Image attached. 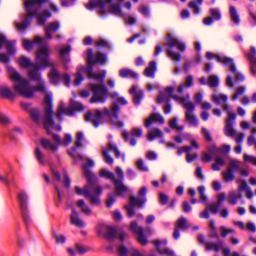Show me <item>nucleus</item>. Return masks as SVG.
Returning a JSON list of instances; mask_svg holds the SVG:
<instances>
[{
    "label": "nucleus",
    "instance_id": "f257e3e1",
    "mask_svg": "<svg viewBox=\"0 0 256 256\" xmlns=\"http://www.w3.org/2000/svg\"><path fill=\"white\" fill-rule=\"evenodd\" d=\"M83 162L82 168L88 184L84 186H76L74 192L76 194L88 198L93 204L100 203V196L102 192V188L100 186H94L96 178L90 172V168L94 166V162L82 154H78Z\"/></svg>",
    "mask_w": 256,
    "mask_h": 256
},
{
    "label": "nucleus",
    "instance_id": "f03ea898",
    "mask_svg": "<svg viewBox=\"0 0 256 256\" xmlns=\"http://www.w3.org/2000/svg\"><path fill=\"white\" fill-rule=\"evenodd\" d=\"M8 70L10 77L14 81V90L6 86H0V96L11 100L15 98L18 94L27 98H32L37 91L32 88L28 78H24L10 66H8Z\"/></svg>",
    "mask_w": 256,
    "mask_h": 256
},
{
    "label": "nucleus",
    "instance_id": "7ed1b4c3",
    "mask_svg": "<svg viewBox=\"0 0 256 256\" xmlns=\"http://www.w3.org/2000/svg\"><path fill=\"white\" fill-rule=\"evenodd\" d=\"M47 0H28L25 2L27 14L20 16L19 20L16 22L17 28L20 31L24 30L30 24V20L36 18L39 24H43L47 18L51 16L48 10H41V4Z\"/></svg>",
    "mask_w": 256,
    "mask_h": 256
},
{
    "label": "nucleus",
    "instance_id": "20e7f679",
    "mask_svg": "<svg viewBox=\"0 0 256 256\" xmlns=\"http://www.w3.org/2000/svg\"><path fill=\"white\" fill-rule=\"evenodd\" d=\"M45 95L44 99V114L42 116L39 108H32L30 110L31 119L37 124L41 125L43 122L44 128L48 132H52L53 130H62V127L59 124H56L52 118V94L46 92H42Z\"/></svg>",
    "mask_w": 256,
    "mask_h": 256
},
{
    "label": "nucleus",
    "instance_id": "39448f33",
    "mask_svg": "<svg viewBox=\"0 0 256 256\" xmlns=\"http://www.w3.org/2000/svg\"><path fill=\"white\" fill-rule=\"evenodd\" d=\"M111 96L114 98L115 102H114L110 110H109L107 108H105L102 111L96 110L94 112H89L86 114V119L88 121L92 122L95 126H98L102 122V119L105 116L110 118L114 125L119 127L122 126L123 123L118 120V117L120 108L117 104L126 105L128 102L127 100L124 98L120 96L116 92L112 93Z\"/></svg>",
    "mask_w": 256,
    "mask_h": 256
},
{
    "label": "nucleus",
    "instance_id": "423d86ee",
    "mask_svg": "<svg viewBox=\"0 0 256 256\" xmlns=\"http://www.w3.org/2000/svg\"><path fill=\"white\" fill-rule=\"evenodd\" d=\"M88 66L80 67L78 72L74 75V83L76 86H79L84 80V77L82 73L86 72L88 77L94 80L96 82L99 84L103 82L106 76V72L103 71L102 73L94 74L92 72V66L96 63L104 64L106 61V56L100 52L98 53L96 58H94L92 50H88L86 53Z\"/></svg>",
    "mask_w": 256,
    "mask_h": 256
},
{
    "label": "nucleus",
    "instance_id": "0eeeda50",
    "mask_svg": "<svg viewBox=\"0 0 256 256\" xmlns=\"http://www.w3.org/2000/svg\"><path fill=\"white\" fill-rule=\"evenodd\" d=\"M174 88L171 86H168L164 92H160L157 101L158 103L168 102L170 98H172L180 103H184L186 109V120L190 126L196 128L199 122L196 116L193 114L194 110V104L190 102V95L188 94L185 98H181L174 94Z\"/></svg>",
    "mask_w": 256,
    "mask_h": 256
},
{
    "label": "nucleus",
    "instance_id": "6e6552de",
    "mask_svg": "<svg viewBox=\"0 0 256 256\" xmlns=\"http://www.w3.org/2000/svg\"><path fill=\"white\" fill-rule=\"evenodd\" d=\"M86 6L90 10L93 8L98 9V12L102 16L112 14L122 16L126 22L130 24H134L136 22V19L134 17L126 16L120 4L114 2L113 0H91Z\"/></svg>",
    "mask_w": 256,
    "mask_h": 256
},
{
    "label": "nucleus",
    "instance_id": "1a4fd4ad",
    "mask_svg": "<svg viewBox=\"0 0 256 256\" xmlns=\"http://www.w3.org/2000/svg\"><path fill=\"white\" fill-rule=\"evenodd\" d=\"M22 43L24 48L28 51H30L34 48H38L36 52V61L40 66H52L50 59L51 50L48 44L44 42L42 38L37 36L34 40L23 38Z\"/></svg>",
    "mask_w": 256,
    "mask_h": 256
},
{
    "label": "nucleus",
    "instance_id": "9d476101",
    "mask_svg": "<svg viewBox=\"0 0 256 256\" xmlns=\"http://www.w3.org/2000/svg\"><path fill=\"white\" fill-rule=\"evenodd\" d=\"M36 62L37 64L33 63L29 58L24 56H22L18 60V64L22 67L28 68V80L30 81L31 80L38 82V84L32 86V88L38 92L44 93L46 92V82L42 78L39 70L48 66H40L37 62Z\"/></svg>",
    "mask_w": 256,
    "mask_h": 256
},
{
    "label": "nucleus",
    "instance_id": "9b49d317",
    "mask_svg": "<svg viewBox=\"0 0 256 256\" xmlns=\"http://www.w3.org/2000/svg\"><path fill=\"white\" fill-rule=\"evenodd\" d=\"M115 176L112 172L106 169H102L100 172V175L108 179L112 180L116 194L120 196H124L128 192L129 188L125 185L122 181L124 180V175L122 169L117 167Z\"/></svg>",
    "mask_w": 256,
    "mask_h": 256
},
{
    "label": "nucleus",
    "instance_id": "f8f14e48",
    "mask_svg": "<svg viewBox=\"0 0 256 256\" xmlns=\"http://www.w3.org/2000/svg\"><path fill=\"white\" fill-rule=\"evenodd\" d=\"M166 45L168 56L175 61H180L181 58L180 52H184L186 50L184 43L178 40L171 34H168Z\"/></svg>",
    "mask_w": 256,
    "mask_h": 256
},
{
    "label": "nucleus",
    "instance_id": "ddd939ff",
    "mask_svg": "<svg viewBox=\"0 0 256 256\" xmlns=\"http://www.w3.org/2000/svg\"><path fill=\"white\" fill-rule=\"evenodd\" d=\"M224 110L228 113V118L226 120V126L224 128L226 135L233 137L235 138L238 144L242 143L243 141L244 135L242 133L236 132L232 127V122L236 119V114L230 110L227 106H224Z\"/></svg>",
    "mask_w": 256,
    "mask_h": 256
},
{
    "label": "nucleus",
    "instance_id": "4468645a",
    "mask_svg": "<svg viewBox=\"0 0 256 256\" xmlns=\"http://www.w3.org/2000/svg\"><path fill=\"white\" fill-rule=\"evenodd\" d=\"M206 58L209 60L214 59L216 61L224 64L226 66L229 67L230 71L235 74L236 80L243 81L244 77L242 74L236 72V69L234 64L233 60L222 54H216L212 52L206 53Z\"/></svg>",
    "mask_w": 256,
    "mask_h": 256
},
{
    "label": "nucleus",
    "instance_id": "2eb2a0df",
    "mask_svg": "<svg viewBox=\"0 0 256 256\" xmlns=\"http://www.w3.org/2000/svg\"><path fill=\"white\" fill-rule=\"evenodd\" d=\"M147 192L148 190L144 186L140 190L138 198H136L132 196H130L128 205L125 206V208L130 217L133 216L134 214L135 206H136L141 208L146 202V196Z\"/></svg>",
    "mask_w": 256,
    "mask_h": 256
},
{
    "label": "nucleus",
    "instance_id": "dca6fc26",
    "mask_svg": "<svg viewBox=\"0 0 256 256\" xmlns=\"http://www.w3.org/2000/svg\"><path fill=\"white\" fill-rule=\"evenodd\" d=\"M130 230L137 236L138 241L142 245H146L148 243V240L144 236V232L147 235L150 236L153 234L155 231L152 228H148L144 230L142 227L138 226L136 222H132L130 226Z\"/></svg>",
    "mask_w": 256,
    "mask_h": 256
},
{
    "label": "nucleus",
    "instance_id": "f3484780",
    "mask_svg": "<svg viewBox=\"0 0 256 256\" xmlns=\"http://www.w3.org/2000/svg\"><path fill=\"white\" fill-rule=\"evenodd\" d=\"M52 64V68L48 73V78L50 82L54 84H58L60 82H64L66 86H68L70 84V77L67 74H60L58 69L56 68L54 63L50 62Z\"/></svg>",
    "mask_w": 256,
    "mask_h": 256
},
{
    "label": "nucleus",
    "instance_id": "a211bd4d",
    "mask_svg": "<svg viewBox=\"0 0 256 256\" xmlns=\"http://www.w3.org/2000/svg\"><path fill=\"white\" fill-rule=\"evenodd\" d=\"M90 88L93 92V96L90 99L92 102H103L108 94V90L102 84H91Z\"/></svg>",
    "mask_w": 256,
    "mask_h": 256
},
{
    "label": "nucleus",
    "instance_id": "6ab92c4d",
    "mask_svg": "<svg viewBox=\"0 0 256 256\" xmlns=\"http://www.w3.org/2000/svg\"><path fill=\"white\" fill-rule=\"evenodd\" d=\"M84 108L80 103L72 100L70 108H65L64 104L61 103L56 115L58 118L62 120L64 116H72L74 110H81Z\"/></svg>",
    "mask_w": 256,
    "mask_h": 256
},
{
    "label": "nucleus",
    "instance_id": "aec40b11",
    "mask_svg": "<svg viewBox=\"0 0 256 256\" xmlns=\"http://www.w3.org/2000/svg\"><path fill=\"white\" fill-rule=\"evenodd\" d=\"M52 172L57 180L61 182L62 177V182L66 187L68 188L70 185V180L66 173L64 169L58 164H52L51 166Z\"/></svg>",
    "mask_w": 256,
    "mask_h": 256
},
{
    "label": "nucleus",
    "instance_id": "412c9836",
    "mask_svg": "<svg viewBox=\"0 0 256 256\" xmlns=\"http://www.w3.org/2000/svg\"><path fill=\"white\" fill-rule=\"evenodd\" d=\"M60 130H53L52 132H48L52 135L54 142L47 139H42L40 141L41 145L46 150L54 153L58 150L59 145L61 144V140L58 136L55 134L56 132Z\"/></svg>",
    "mask_w": 256,
    "mask_h": 256
},
{
    "label": "nucleus",
    "instance_id": "4be33fe9",
    "mask_svg": "<svg viewBox=\"0 0 256 256\" xmlns=\"http://www.w3.org/2000/svg\"><path fill=\"white\" fill-rule=\"evenodd\" d=\"M240 169V162L232 160L226 170L222 172V178L226 182L233 181L235 178L234 173Z\"/></svg>",
    "mask_w": 256,
    "mask_h": 256
},
{
    "label": "nucleus",
    "instance_id": "5701e85b",
    "mask_svg": "<svg viewBox=\"0 0 256 256\" xmlns=\"http://www.w3.org/2000/svg\"><path fill=\"white\" fill-rule=\"evenodd\" d=\"M97 232L100 236H104L108 240H112L116 236V228L112 225L102 224L97 228Z\"/></svg>",
    "mask_w": 256,
    "mask_h": 256
},
{
    "label": "nucleus",
    "instance_id": "b1692460",
    "mask_svg": "<svg viewBox=\"0 0 256 256\" xmlns=\"http://www.w3.org/2000/svg\"><path fill=\"white\" fill-rule=\"evenodd\" d=\"M192 147L184 146L182 148H180L178 150V154H180L183 152L186 153V160L188 162H192L196 160L198 158V154L196 152H192V148L198 149V144L194 140H192Z\"/></svg>",
    "mask_w": 256,
    "mask_h": 256
},
{
    "label": "nucleus",
    "instance_id": "393cba45",
    "mask_svg": "<svg viewBox=\"0 0 256 256\" xmlns=\"http://www.w3.org/2000/svg\"><path fill=\"white\" fill-rule=\"evenodd\" d=\"M153 242L160 254L166 256H175L174 252L166 246L167 244L166 240H156Z\"/></svg>",
    "mask_w": 256,
    "mask_h": 256
},
{
    "label": "nucleus",
    "instance_id": "a878e982",
    "mask_svg": "<svg viewBox=\"0 0 256 256\" xmlns=\"http://www.w3.org/2000/svg\"><path fill=\"white\" fill-rule=\"evenodd\" d=\"M110 151L114 152L118 158H119L120 155V152L117 148L116 146L113 143L110 142L106 146L102 148L103 155L106 162L108 164H112L114 162L112 158H111L108 154L109 152Z\"/></svg>",
    "mask_w": 256,
    "mask_h": 256
},
{
    "label": "nucleus",
    "instance_id": "bb28decb",
    "mask_svg": "<svg viewBox=\"0 0 256 256\" xmlns=\"http://www.w3.org/2000/svg\"><path fill=\"white\" fill-rule=\"evenodd\" d=\"M71 48L69 46L62 47L60 50V58L65 70H68L70 68L69 63L70 60L68 54Z\"/></svg>",
    "mask_w": 256,
    "mask_h": 256
},
{
    "label": "nucleus",
    "instance_id": "cd10ccee",
    "mask_svg": "<svg viewBox=\"0 0 256 256\" xmlns=\"http://www.w3.org/2000/svg\"><path fill=\"white\" fill-rule=\"evenodd\" d=\"M4 44L6 45L8 52L10 56H12L16 53V49L14 42L7 40L5 36L2 33H0V48Z\"/></svg>",
    "mask_w": 256,
    "mask_h": 256
},
{
    "label": "nucleus",
    "instance_id": "c85d7f7f",
    "mask_svg": "<svg viewBox=\"0 0 256 256\" xmlns=\"http://www.w3.org/2000/svg\"><path fill=\"white\" fill-rule=\"evenodd\" d=\"M60 28V24L58 22H52L45 27L46 38L48 40L52 38L53 34Z\"/></svg>",
    "mask_w": 256,
    "mask_h": 256
},
{
    "label": "nucleus",
    "instance_id": "c756f323",
    "mask_svg": "<svg viewBox=\"0 0 256 256\" xmlns=\"http://www.w3.org/2000/svg\"><path fill=\"white\" fill-rule=\"evenodd\" d=\"M72 214L70 215V222L72 224L80 228H82L86 226L85 222L80 218L78 214L73 206H70Z\"/></svg>",
    "mask_w": 256,
    "mask_h": 256
},
{
    "label": "nucleus",
    "instance_id": "7c9ffc66",
    "mask_svg": "<svg viewBox=\"0 0 256 256\" xmlns=\"http://www.w3.org/2000/svg\"><path fill=\"white\" fill-rule=\"evenodd\" d=\"M164 122V118L160 114L154 113L146 120L144 125L146 127L148 128L154 122L163 124Z\"/></svg>",
    "mask_w": 256,
    "mask_h": 256
},
{
    "label": "nucleus",
    "instance_id": "2f4dec72",
    "mask_svg": "<svg viewBox=\"0 0 256 256\" xmlns=\"http://www.w3.org/2000/svg\"><path fill=\"white\" fill-rule=\"evenodd\" d=\"M238 190L240 192H246V194L248 198H252L254 196L252 192L248 186L246 182L242 180H238Z\"/></svg>",
    "mask_w": 256,
    "mask_h": 256
},
{
    "label": "nucleus",
    "instance_id": "473e14b6",
    "mask_svg": "<svg viewBox=\"0 0 256 256\" xmlns=\"http://www.w3.org/2000/svg\"><path fill=\"white\" fill-rule=\"evenodd\" d=\"M256 49L252 46L250 48V52L247 54L248 58V59L250 65L252 72L255 74H256Z\"/></svg>",
    "mask_w": 256,
    "mask_h": 256
},
{
    "label": "nucleus",
    "instance_id": "72a5a7b5",
    "mask_svg": "<svg viewBox=\"0 0 256 256\" xmlns=\"http://www.w3.org/2000/svg\"><path fill=\"white\" fill-rule=\"evenodd\" d=\"M76 206L84 214L90 216L92 214V210L86 202L82 199L78 200L76 202Z\"/></svg>",
    "mask_w": 256,
    "mask_h": 256
},
{
    "label": "nucleus",
    "instance_id": "f704fd0d",
    "mask_svg": "<svg viewBox=\"0 0 256 256\" xmlns=\"http://www.w3.org/2000/svg\"><path fill=\"white\" fill-rule=\"evenodd\" d=\"M212 100L216 104L223 105L224 109L225 106H228L226 104L228 100V96L225 94L214 93L212 96ZM228 108H229V107H228ZM228 109L230 110V108Z\"/></svg>",
    "mask_w": 256,
    "mask_h": 256
},
{
    "label": "nucleus",
    "instance_id": "c9c22d12",
    "mask_svg": "<svg viewBox=\"0 0 256 256\" xmlns=\"http://www.w3.org/2000/svg\"><path fill=\"white\" fill-rule=\"evenodd\" d=\"M130 92L134 96V102L135 104H140L142 97V92L138 90L136 86H134L130 90Z\"/></svg>",
    "mask_w": 256,
    "mask_h": 256
},
{
    "label": "nucleus",
    "instance_id": "e433bc0d",
    "mask_svg": "<svg viewBox=\"0 0 256 256\" xmlns=\"http://www.w3.org/2000/svg\"><path fill=\"white\" fill-rule=\"evenodd\" d=\"M218 210V206L216 204H209L206 206V209L200 213V217L202 218H209L208 211L214 214H216Z\"/></svg>",
    "mask_w": 256,
    "mask_h": 256
},
{
    "label": "nucleus",
    "instance_id": "4c0bfd02",
    "mask_svg": "<svg viewBox=\"0 0 256 256\" xmlns=\"http://www.w3.org/2000/svg\"><path fill=\"white\" fill-rule=\"evenodd\" d=\"M193 85L194 78L192 76L188 75L186 77L184 83L180 86L178 89V92L179 93H182L185 88H190Z\"/></svg>",
    "mask_w": 256,
    "mask_h": 256
},
{
    "label": "nucleus",
    "instance_id": "58836bf2",
    "mask_svg": "<svg viewBox=\"0 0 256 256\" xmlns=\"http://www.w3.org/2000/svg\"><path fill=\"white\" fill-rule=\"evenodd\" d=\"M218 149L216 146H213L212 148H208V152H205L204 156L202 157V160L204 162H209L210 161L212 157L214 156H217Z\"/></svg>",
    "mask_w": 256,
    "mask_h": 256
},
{
    "label": "nucleus",
    "instance_id": "ea45409f",
    "mask_svg": "<svg viewBox=\"0 0 256 256\" xmlns=\"http://www.w3.org/2000/svg\"><path fill=\"white\" fill-rule=\"evenodd\" d=\"M119 74L120 77L124 78L128 77L136 78L138 76L135 72L126 68L120 70Z\"/></svg>",
    "mask_w": 256,
    "mask_h": 256
},
{
    "label": "nucleus",
    "instance_id": "a19ab883",
    "mask_svg": "<svg viewBox=\"0 0 256 256\" xmlns=\"http://www.w3.org/2000/svg\"><path fill=\"white\" fill-rule=\"evenodd\" d=\"M241 197L242 195L240 194H238L235 190H232L229 192L228 200L230 204H235Z\"/></svg>",
    "mask_w": 256,
    "mask_h": 256
},
{
    "label": "nucleus",
    "instance_id": "79ce46f5",
    "mask_svg": "<svg viewBox=\"0 0 256 256\" xmlns=\"http://www.w3.org/2000/svg\"><path fill=\"white\" fill-rule=\"evenodd\" d=\"M197 2L191 1L188 4V6L193 10L194 12L196 14H199L200 12V6L202 4L203 0H196Z\"/></svg>",
    "mask_w": 256,
    "mask_h": 256
},
{
    "label": "nucleus",
    "instance_id": "37998d69",
    "mask_svg": "<svg viewBox=\"0 0 256 256\" xmlns=\"http://www.w3.org/2000/svg\"><path fill=\"white\" fill-rule=\"evenodd\" d=\"M35 156L39 163L44 164L46 162V156L42 149L37 146L35 150Z\"/></svg>",
    "mask_w": 256,
    "mask_h": 256
},
{
    "label": "nucleus",
    "instance_id": "c03bdc74",
    "mask_svg": "<svg viewBox=\"0 0 256 256\" xmlns=\"http://www.w3.org/2000/svg\"><path fill=\"white\" fill-rule=\"evenodd\" d=\"M156 70V64L154 62H152L150 64L148 67L144 72V74L146 76L150 78H154V72Z\"/></svg>",
    "mask_w": 256,
    "mask_h": 256
},
{
    "label": "nucleus",
    "instance_id": "a18cd8bd",
    "mask_svg": "<svg viewBox=\"0 0 256 256\" xmlns=\"http://www.w3.org/2000/svg\"><path fill=\"white\" fill-rule=\"evenodd\" d=\"M225 161L221 157L216 156V162L212 164V167L213 170L218 171L220 170V168L225 165Z\"/></svg>",
    "mask_w": 256,
    "mask_h": 256
},
{
    "label": "nucleus",
    "instance_id": "49530a36",
    "mask_svg": "<svg viewBox=\"0 0 256 256\" xmlns=\"http://www.w3.org/2000/svg\"><path fill=\"white\" fill-rule=\"evenodd\" d=\"M230 13L232 21L236 24H239L240 18L236 8L234 6H230Z\"/></svg>",
    "mask_w": 256,
    "mask_h": 256
},
{
    "label": "nucleus",
    "instance_id": "de8ad7c7",
    "mask_svg": "<svg viewBox=\"0 0 256 256\" xmlns=\"http://www.w3.org/2000/svg\"><path fill=\"white\" fill-rule=\"evenodd\" d=\"M170 126L178 131H182L184 129V126L180 125L178 123V119L176 118H172L169 122Z\"/></svg>",
    "mask_w": 256,
    "mask_h": 256
},
{
    "label": "nucleus",
    "instance_id": "09e8293b",
    "mask_svg": "<svg viewBox=\"0 0 256 256\" xmlns=\"http://www.w3.org/2000/svg\"><path fill=\"white\" fill-rule=\"evenodd\" d=\"M162 136V132L158 129H154L148 132V138L150 140H153L156 138H160Z\"/></svg>",
    "mask_w": 256,
    "mask_h": 256
},
{
    "label": "nucleus",
    "instance_id": "8fccbe9b",
    "mask_svg": "<svg viewBox=\"0 0 256 256\" xmlns=\"http://www.w3.org/2000/svg\"><path fill=\"white\" fill-rule=\"evenodd\" d=\"M18 198L22 208L24 210L26 208L28 196L24 192H22L18 194Z\"/></svg>",
    "mask_w": 256,
    "mask_h": 256
},
{
    "label": "nucleus",
    "instance_id": "3c124183",
    "mask_svg": "<svg viewBox=\"0 0 256 256\" xmlns=\"http://www.w3.org/2000/svg\"><path fill=\"white\" fill-rule=\"evenodd\" d=\"M219 78L216 75H211L208 80V85L211 88H215L218 86Z\"/></svg>",
    "mask_w": 256,
    "mask_h": 256
},
{
    "label": "nucleus",
    "instance_id": "603ef678",
    "mask_svg": "<svg viewBox=\"0 0 256 256\" xmlns=\"http://www.w3.org/2000/svg\"><path fill=\"white\" fill-rule=\"evenodd\" d=\"M192 138V135L190 134L185 133L183 134L182 136H176L174 137L175 141L178 144L182 142V140H189Z\"/></svg>",
    "mask_w": 256,
    "mask_h": 256
},
{
    "label": "nucleus",
    "instance_id": "864d4df0",
    "mask_svg": "<svg viewBox=\"0 0 256 256\" xmlns=\"http://www.w3.org/2000/svg\"><path fill=\"white\" fill-rule=\"evenodd\" d=\"M138 12L145 16H149L150 14L149 8L144 4L140 6L138 8Z\"/></svg>",
    "mask_w": 256,
    "mask_h": 256
},
{
    "label": "nucleus",
    "instance_id": "5fc2aeb1",
    "mask_svg": "<svg viewBox=\"0 0 256 256\" xmlns=\"http://www.w3.org/2000/svg\"><path fill=\"white\" fill-rule=\"evenodd\" d=\"M117 196L116 194L113 193L110 194L106 201V206L108 207H110L113 204L116 200Z\"/></svg>",
    "mask_w": 256,
    "mask_h": 256
},
{
    "label": "nucleus",
    "instance_id": "6e6d98bb",
    "mask_svg": "<svg viewBox=\"0 0 256 256\" xmlns=\"http://www.w3.org/2000/svg\"><path fill=\"white\" fill-rule=\"evenodd\" d=\"M84 136L82 132H78L77 134L76 144L78 147H81L84 145Z\"/></svg>",
    "mask_w": 256,
    "mask_h": 256
},
{
    "label": "nucleus",
    "instance_id": "4d7b16f0",
    "mask_svg": "<svg viewBox=\"0 0 256 256\" xmlns=\"http://www.w3.org/2000/svg\"><path fill=\"white\" fill-rule=\"evenodd\" d=\"M11 120L10 118L4 113L0 112V122L2 124H6L10 122Z\"/></svg>",
    "mask_w": 256,
    "mask_h": 256
},
{
    "label": "nucleus",
    "instance_id": "13d9d810",
    "mask_svg": "<svg viewBox=\"0 0 256 256\" xmlns=\"http://www.w3.org/2000/svg\"><path fill=\"white\" fill-rule=\"evenodd\" d=\"M244 160L246 162H250L254 165H256V158L253 156L248 154H244Z\"/></svg>",
    "mask_w": 256,
    "mask_h": 256
},
{
    "label": "nucleus",
    "instance_id": "bf43d9fd",
    "mask_svg": "<svg viewBox=\"0 0 256 256\" xmlns=\"http://www.w3.org/2000/svg\"><path fill=\"white\" fill-rule=\"evenodd\" d=\"M245 90H246V88L244 86H241V87L238 88L236 89V93L234 94V96L232 98V100H237L239 96H241L242 95L244 94Z\"/></svg>",
    "mask_w": 256,
    "mask_h": 256
},
{
    "label": "nucleus",
    "instance_id": "052dcab7",
    "mask_svg": "<svg viewBox=\"0 0 256 256\" xmlns=\"http://www.w3.org/2000/svg\"><path fill=\"white\" fill-rule=\"evenodd\" d=\"M205 188L204 186H200L198 188V192L200 194V198L202 201V202L204 204H206L208 198L206 195L204 194Z\"/></svg>",
    "mask_w": 256,
    "mask_h": 256
},
{
    "label": "nucleus",
    "instance_id": "680f3d73",
    "mask_svg": "<svg viewBox=\"0 0 256 256\" xmlns=\"http://www.w3.org/2000/svg\"><path fill=\"white\" fill-rule=\"evenodd\" d=\"M76 252L80 254H83L88 251V248L84 245L80 244H77L75 246Z\"/></svg>",
    "mask_w": 256,
    "mask_h": 256
},
{
    "label": "nucleus",
    "instance_id": "e2e57ef3",
    "mask_svg": "<svg viewBox=\"0 0 256 256\" xmlns=\"http://www.w3.org/2000/svg\"><path fill=\"white\" fill-rule=\"evenodd\" d=\"M210 14L212 15V18L214 20H219L221 18L220 14L218 9H216V8L212 9L210 10Z\"/></svg>",
    "mask_w": 256,
    "mask_h": 256
},
{
    "label": "nucleus",
    "instance_id": "0e129e2a",
    "mask_svg": "<svg viewBox=\"0 0 256 256\" xmlns=\"http://www.w3.org/2000/svg\"><path fill=\"white\" fill-rule=\"evenodd\" d=\"M187 226L186 220L182 217L178 220L177 222V227L180 228H185Z\"/></svg>",
    "mask_w": 256,
    "mask_h": 256
},
{
    "label": "nucleus",
    "instance_id": "69168bd1",
    "mask_svg": "<svg viewBox=\"0 0 256 256\" xmlns=\"http://www.w3.org/2000/svg\"><path fill=\"white\" fill-rule=\"evenodd\" d=\"M221 234L222 236L225 237L228 234L233 233L234 232V230L232 228H227L224 226H222L220 228Z\"/></svg>",
    "mask_w": 256,
    "mask_h": 256
},
{
    "label": "nucleus",
    "instance_id": "338daca9",
    "mask_svg": "<svg viewBox=\"0 0 256 256\" xmlns=\"http://www.w3.org/2000/svg\"><path fill=\"white\" fill-rule=\"evenodd\" d=\"M72 136L68 134H66L63 139V140H61V144H62L65 146H68L72 142Z\"/></svg>",
    "mask_w": 256,
    "mask_h": 256
},
{
    "label": "nucleus",
    "instance_id": "774afa93",
    "mask_svg": "<svg viewBox=\"0 0 256 256\" xmlns=\"http://www.w3.org/2000/svg\"><path fill=\"white\" fill-rule=\"evenodd\" d=\"M138 168L140 170L144 172H147L148 170V168L145 165L144 162L140 160L136 162Z\"/></svg>",
    "mask_w": 256,
    "mask_h": 256
}]
</instances>
